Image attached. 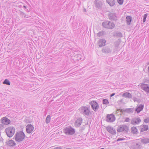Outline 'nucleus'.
<instances>
[{"label": "nucleus", "mask_w": 149, "mask_h": 149, "mask_svg": "<svg viewBox=\"0 0 149 149\" xmlns=\"http://www.w3.org/2000/svg\"><path fill=\"white\" fill-rule=\"evenodd\" d=\"M141 122V120L140 118L135 117L133 118L131 121V124L133 125L138 124Z\"/></svg>", "instance_id": "9b49d317"}, {"label": "nucleus", "mask_w": 149, "mask_h": 149, "mask_svg": "<svg viewBox=\"0 0 149 149\" xmlns=\"http://www.w3.org/2000/svg\"><path fill=\"white\" fill-rule=\"evenodd\" d=\"M95 6L98 8H100L102 6V2L99 0H95L94 1Z\"/></svg>", "instance_id": "f8f14e48"}, {"label": "nucleus", "mask_w": 149, "mask_h": 149, "mask_svg": "<svg viewBox=\"0 0 149 149\" xmlns=\"http://www.w3.org/2000/svg\"><path fill=\"white\" fill-rule=\"evenodd\" d=\"M3 84H6L7 85H10V83L8 79H5L4 81L3 82Z\"/></svg>", "instance_id": "7c9ffc66"}, {"label": "nucleus", "mask_w": 149, "mask_h": 149, "mask_svg": "<svg viewBox=\"0 0 149 149\" xmlns=\"http://www.w3.org/2000/svg\"><path fill=\"white\" fill-rule=\"evenodd\" d=\"M109 102L106 99H103V104H106L109 103Z\"/></svg>", "instance_id": "f704fd0d"}, {"label": "nucleus", "mask_w": 149, "mask_h": 149, "mask_svg": "<svg viewBox=\"0 0 149 149\" xmlns=\"http://www.w3.org/2000/svg\"><path fill=\"white\" fill-rule=\"evenodd\" d=\"M109 19L112 21H116L118 19V16L115 13H109L108 14Z\"/></svg>", "instance_id": "0eeeda50"}, {"label": "nucleus", "mask_w": 149, "mask_h": 149, "mask_svg": "<svg viewBox=\"0 0 149 149\" xmlns=\"http://www.w3.org/2000/svg\"><path fill=\"white\" fill-rule=\"evenodd\" d=\"M102 26L105 28L109 29H113L115 26V24L110 21H104L102 23Z\"/></svg>", "instance_id": "39448f33"}, {"label": "nucleus", "mask_w": 149, "mask_h": 149, "mask_svg": "<svg viewBox=\"0 0 149 149\" xmlns=\"http://www.w3.org/2000/svg\"><path fill=\"white\" fill-rule=\"evenodd\" d=\"M82 122V119L81 118H79L77 119L75 122V125L76 127H79L81 124Z\"/></svg>", "instance_id": "a211bd4d"}, {"label": "nucleus", "mask_w": 149, "mask_h": 149, "mask_svg": "<svg viewBox=\"0 0 149 149\" xmlns=\"http://www.w3.org/2000/svg\"><path fill=\"white\" fill-rule=\"evenodd\" d=\"M20 16L22 18H27L28 17H27L26 15L24 12H22L21 11H20Z\"/></svg>", "instance_id": "c85d7f7f"}, {"label": "nucleus", "mask_w": 149, "mask_h": 149, "mask_svg": "<svg viewBox=\"0 0 149 149\" xmlns=\"http://www.w3.org/2000/svg\"><path fill=\"white\" fill-rule=\"evenodd\" d=\"M141 141L143 143H149V138H144L142 139Z\"/></svg>", "instance_id": "bb28decb"}, {"label": "nucleus", "mask_w": 149, "mask_h": 149, "mask_svg": "<svg viewBox=\"0 0 149 149\" xmlns=\"http://www.w3.org/2000/svg\"><path fill=\"white\" fill-rule=\"evenodd\" d=\"M104 31H100L97 33V36L99 37L102 36L103 35H104Z\"/></svg>", "instance_id": "72a5a7b5"}, {"label": "nucleus", "mask_w": 149, "mask_h": 149, "mask_svg": "<svg viewBox=\"0 0 149 149\" xmlns=\"http://www.w3.org/2000/svg\"><path fill=\"white\" fill-rule=\"evenodd\" d=\"M1 129V127H0V129Z\"/></svg>", "instance_id": "864d4df0"}, {"label": "nucleus", "mask_w": 149, "mask_h": 149, "mask_svg": "<svg viewBox=\"0 0 149 149\" xmlns=\"http://www.w3.org/2000/svg\"><path fill=\"white\" fill-rule=\"evenodd\" d=\"M115 120V118L113 114H107L106 117V121L109 123H112Z\"/></svg>", "instance_id": "1a4fd4ad"}, {"label": "nucleus", "mask_w": 149, "mask_h": 149, "mask_svg": "<svg viewBox=\"0 0 149 149\" xmlns=\"http://www.w3.org/2000/svg\"><path fill=\"white\" fill-rule=\"evenodd\" d=\"M120 43V42L118 40H117L115 41L114 43L115 47H117L119 45Z\"/></svg>", "instance_id": "473e14b6"}, {"label": "nucleus", "mask_w": 149, "mask_h": 149, "mask_svg": "<svg viewBox=\"0 0 149 149\" xmlns=\"http://www.w3.org/2000/svg\"><path fill=\"white\" fill-rule=\"evenodd\" d=\"M129 130L128 127L125 125H120L118 127L117 129L118 132H127Z\"/></svg>", "instance_id": "423d86ee"}, {"label": "nucleus", "mask_w": 149, "mask_h": 149, "mask_svg": "<svg viewBox=\"0 0 149 149\" xmlns=\"http://www.w3.org/2000/svg\"><path fill=\"white\" fill-rule=\"evenodd\" d=\"M123 97L130 99L132 98V96L131 94L127 92H126L124 93L123 95Z\"/></svg>", "instance_id": "5701e85b"}, {"label": "nucleus", "mask_w": 149, "mask_h": 149, "mask_svg": "<svg viewBox=\"0 0 149 149\" xmlns=\"http://www.w3.org/2000/svg\"><path fill=\"white\" fill-rule=\"evenodd\" d=\"M113 36H117L119 37H122L123 36L122 33L119 31H117L115 33L113 34Z\"/></svg>", "instance_id": "cd10ccee"}, {"label": "nucleus", "mask_w": 149, "mask_h": 149, "mask_svg": "<svg viewBox=\"0 0 149 149\" xmlns=\"http://www.w3.org/2000/svg\"><path fill=\"white\" fill-rule=\"evenodd\" d=\"M23 7L24 8H26V6H23Z\"/></svg>", "instance_id": "49530a36"}, {"label": "nucleus", "mask_w": 149, "mask_h": 149, "mask_svg": "<svg viewBox=\"0 0 149 149\" xmlns=\"http://www.w3.org/2000/svg\"><path fill=\"white\" fill-rule=\"evenodd\" d=\"M1 141V139L0 138V141Z\"/></svg>", "instance_id": "3c124183"}, {"label": "nucleus", "mask_w": 149, "mask_h": 149, "mask_svg": "<svg viewBox=\"0 0 149 149\" xmlns=\"http://www.w3.org/2000/svg\"><path fill=\"white\" fill-rule=\"evenodd\" d=\"M144 122L146 123H149V117L147 118L144 120Z\"/></svg>", "instance_id": "4c0bfd02"}, {"label": "nucleus", "mask_w": 149, "mask_h": 149, "mask_svg": "<svg viewBox=\"0 0 149 149\" xmlns=\"http://www.w3.org/2000/svg\"><path fill=\"white\" fill-rule=\"evenodd\" d=\"M131 131L133 134H136L138 133V130L135 127H131Z\"/></svg>", "instance_id": "393cba45"}, {"label": "nucleus", "mask_w": 149, "mask_h": 149, "mask_svg": "<svg viewBox=\"0 0 149 149\" xmlns=\"http://www.w3.org/2000/svg\"><path fill=\"white\" fill-rule=\"evenodd\" d=\"M111 51L112 49L108 47H105L102 49V52L105 54L111 53Z\"/></svg>", "instance_id": "f3484780"}, {"label": "nucleus", "mask_w": 149, "mask_h": 149, "mask_svg": "<svg viewBox=\"0 0 149 149\" xmlns=\"http://www.w3.org/2000/svg\"><path fill=\"white\" fill-rule=\"evenodd\" d=\"M86 11V9L84 8V12H85Z\"/></svg>", "instance_id": "a18cd8bd"}, {"label": "nucleus", "mask_w": 149, "mask_h": 149, "mask_svg": "<svg viewBox=\"0 0 149 149\" xmlns=\"http://www.w3.org/2000/svg\"><path fill=\"white\" fill-rule=\"evenodd\" d=\"M63 130L64 134L68 135H73L75 133V129L71 126L66 127Z\"/></svg>", "instance_id": "7ed1b4c3"}, {"label": "nucleus", "mask_w": 149, "mask_h": 149, "mask_svg": "<svg viewBox=\"0 0 149 149\" xmlns=\"http://www.w3.org/2000/svg\"><path fill=\"white\" fill-rule=\"evenodd\" d=\"M148 76L149 77V72H148Z\"/></svg>", "instance_id": "603ef678"}, {"label": "nucleus", "mask_w": 149, "mask_h": 149, "mask_svg": "<svg viewBox=\"0 0 149 149\" xmlns=\"http://www.w3.org/2000/svg\"><path fill=\"white\" fill-rule=\"evenodd\" d=\"M79 110L80 113L86 117L89 116L91 114L89 107L82 106L79 109Z\"/></svg>", "instance_id": "f257e3e1"}, {"label": "nucleus", "mask_w": 149, "mask_h": 149, "mask_svg": "<svg viewBox=\"0 0 149 149\" xmlns=\"http://www.w3.org/2000/svg\"><path fill=\"white\" fill-rule=\"evenodd\" d=\"M100 149H104V148H100Z\"/></svg>", "instance_id": "8fccbe9b"}, {"label": "nucleus", "mask_w": 149, "mask_h": 149, "mask_svg": "<svg viewBox=\"0 0 149 149\" xmlns=\"http://www.w3.org/2000/svg\"><path fill=\"white\" fill-rule=\"evenodd\" d=\"M132 100L135 102H139V100L135 97H133L132 98Z\"/></svg>", "instance_id": "c9c22d12"}, {"label": "nucleus", "mask_w": 149, "mask_h": 149, "mask_svg": "<svg viewBox=\"0 0 149 149\" xmlns=\"http://www.w3.org/2000/svg\"><path fill=\"white\" fill-rule=\"evenodd\" d=\"M51 119V117L49 115H48L47 116L45 120V122L46 123H49Z\"/></svg>", "instance_id": "c756f323"}, {"label": "nucleus", "mask_w": 149, "mask_h": 149, "mask_svg": "<svg viewBox=\"0 0 149 149\" xmlns=\"http://www.w3.org/2000/svg\"><path fill=\"white\" fill-rule=\"evenodd\" d=\"M148 72H149V66L148 67Z\"/></svg>", "instance_id": "de8ad7c7"}, {"label": "nucleus", "mask_w": 149, "mask_h": 149, "mask_svg": "<svg viewBox=\"0 0 149 149\" xmlns=\"http://www.w3.org/2000/svg\"><path fill=\"white\" fill-rule=\"evenodd\" d=\"M130 119L128 118H126L125 120V122H130Z\"/></svg>", "instance_id": "ea45409f"}, {"label": "nucleus", "mask_w": 149, "mask_h": 149, "mask_svg": "<svg viewBox=\"0 0 149 149\" xmlns=\"http://www.w3.org/2000/svg\"><path fill=\"white\" fill-rule=\"evenodd\" d=\"M125 139V138H118L117 139V141H123V140H124Z\"/></svg>", "instance_id": "58836bf2"}, {"label": "nucleus", "mask_w": 149, "mask_h": 149, "mask_svg": "<svg viewBox=\"0 0 149 149\" xmlns=\"http://www.w3.org/2000/svg\"><path fill=\"white\" fill-rule=\"evenodd\" d=\"M107 130L109 133L113 134H115L116 133L115 129L110 126L107 127Z\"/></svg>", "instance_id": "2eb2a0df"}, {"label": "nucleus", "mask_w": 149, "mask_h": 149, "mask_svg": "<svg viewBox=\"0 0 149 149\" xmlns=\"http://www.w3.org/2000/svg\"><path fill=\"white\" fill-rule=\"evenodd\" d=\"M34 129V127L31 124H29L26 127V130L27 133H31Z\"/></svg>", "instance_id": "4468645a"}, {"label": "nucleus", "mask_w": 149, "mask_h": 149, "mask_svg": "<svg viewBox=\"0 0 149 149\" xmlns=\"http://www.w3.org/2000/svg\"><path fill=\"white\" fill-rule=\"evenodd\" d=\"M141 132L146 131L148 129V126L147 125H142L141 126Z\"/></svg>", "instance_id": "412c9836"}, {"label": "nucleus", "mask_w": 149, "mask_h": 149, "mask_svg": "<svg viewBox=\"0 0 149 149\" xmlns=\"http://www.w3.org/2000/svg\"><path fill=\"white\" fill-rule=\"evenodd\" d=\"M148 15V14L147 13L143 15V18L146 19Z\"/></svg>", "instance_id": "a19ab883"}, {"label": "nucleus", "mask_w": 149, "mask_h": 149, "mask_svg": "<svg viewBox=\"0 0 149 149\" xmlns=\"http://www.w3.org/2000/svg\"><path fill=\"white\" fill-rule=\"evenodd\" d=\"M120 112H125L128 113H132L133 111V108H128L125 109H119Z\"/></svg>", "instance_id": "aec40b11"}, {"label": "nucleus", "mask_w": 149, "mask_h": 149, "mask_svg": "<svg viewBox=\"0 0 149 149\" xmlns=\"http://www.w3.org/2000/svg\"><path fill=\"white\" fill-rule=\"evenodd\" d=\"M118 3L120 5H122L123 3V0H117Z\"/></svg>", "instance_id": "e433bc0d"}, {"label": "nucleus", "mask_w": 149, "mask_h": 149, "mask_svg": "<svg viewBox=\"0 0 149 149\" xmlns=\"http://www.w3.org/2000/svg\"><path fill=\"white\" fill-rule=\"evenodd\" d=\"M90 104L93 110L95 111H97L99 108L98 104L95 101H92L90 102Z\"/></svg>", "instance_id": "6e6552de"}, {"label": "nucleus", "mask_w": 149, "mask_h": 149, "mask_svg": "<svg viewBox=\"0 0 149 149\" xmlns=\"http://www.w3.org/2000/svg\"><path fill=\"white\" fill-rule=\"evenodd\" d=\"M106 40L104 39L99 40L98 41V45L100 47L104 46L105 45Z\"/></svg>", "instance_id": "6ab92c4d"}, {"label": "nucleus", "mask_w": 149, "mask_h": 149, "mask_svg": "<svg viewBox=\"0 0 149 149\" xmlns=\"http://www.w3.org/2000/svg\"><path fill=\"white\" fill-rule=\"evenodd\" d=\"M149 65V62H148L147 63V65Z\"/></svg>", "instance_id": "09e8293b"}, {"label": "nucleus", "mask_w": 149, "mask_h": 149, "mask_svg": "<svg viewBox=\"0 0 149 149\" xmlns=\"http://www.w3.org/2000/svg\"><path fill=\"white\" fill-rule=\"evenodd\" d=\"M25 136V135L23 132H18L16 133L15 136V140L17 141L20 142L24 140Z\"/></svg>", "instance_id": "f03ea898"}, {"label": "nucleus", "mask_w": 149, "mask_h": 149, "mask_svg": "<svg viewBox=\"0 0 149 149\" xmlns=\"http://www.w3.org/2000/svg\"><path fill=\"white\" fill-rule=\"evenodd\" d=\"M77 60H79L82 59V56L80 54H78L76 55Z\"/></svg>", "instance_id": "2f4dec72"}, {"label": "nucleus", "mask_w": 149, "mask_h": 149, "mask_svg": "<svg viewBox=\"0 0 149 149\" xmlns=\"http://www.w3.org/2000/svg\"><path fill=\"white\" fill-rule=\"evenodd\" d=\"M5 132L8 136L11 137L15 132V129L13 127H9L6 129Z\"/></svg>", "instance_id": "20e7f679"}, {"label": "nucleus", "mask_w": 149, "mask_h": 149, "mask_svg": "<svg viewBox=\"0 0 149 149\" xmlns=\"http://www.w3.org/2000/svg\"><path fill=\"white\" fill-rule=\"evenodd\" d=\"M127 23L128 25H130V24L131 22L132 21V17L130 16H127L126 17Z\"/></svg>", "instance_id": "a878e982"}, {"label": "nucleus", "mask_w": 149, "mask_h": 149, "mask_svg": "<svg viewBox=\"0 0 149 149\" xmlns=\"http://www.w3.org/2000/svg\"><path fill=\"white\" fill-rule=\"evenodd\" d=\"M141 88L145 91L147 94L149 93V86L147 84H143L141 85Z\"/></svg>", "instance_id": "9d476101"}, {"label": "nucleus", "mask_w": 149, "mask_h": 149, "mask_svg": "<svg viewBox=\"0 0 149 149\" xmlns=\"http://www.w3.org/2000/svg\"><path fill=\"white\" fill-rule=\"evenodd\" d=\"M146 19H144V18H143V22H145L146 21Z\"/></svg>", "instance_id": "c03bdc74"}, {"label": "nucleus", "mask_w": 149, "mask_h": 149, "mask_svg": "<svg viewBox=\"0 0 149 149\" xmlns=\"http://www.w3.org/2000/svg\"><path fill=\"white\" fill-rule=\"evenodd\" d=\"M10 120L8 119L6 117H4L2 120V124L1 125V126H3V125H7L10 124Z\"/></svg>", "instance_id": "ddd939ff"}, {"label": "nucleus", "mask_w": 149, "mask_h": 149, "mask_svg": "<svg viewBox=\"0 0 149 149\" xmlns=\"http://www.w3.org/2000/svg\"><path fill=\"white\" fill-rule=\"evenodd\" d=\"M108 3L111 6H113L115 3V0H107Z\"/></svg>", "instance_id": "b1692460"}, {"label": "nucleus", "mask_w": 149, "mask_h": 149, "mask_svg": "<svg viewBox=\"0 0 149 149\" xmlns=\"http://www.w3.org/2000/svg\"><path fill=\"white\" fill-rule=\"evenodd\" d=\"M7 144L10 147H13L15 145L16 143L13 140H11L7 142Z\"/></svg>", "instance_id": "4be33fe9"}, {"label": "nucleus", "mask_w": 149, "mask_h": 149, "mask_svg": "<svg viewBox=\"0 0 149 149\" xmlns=\"http://www.w3.org/2000/svg\"><path fill=\"white\" fill-rule=\"evenodd\" d=\"M115 93H113L110 95V97H111L112 96H113L114 95H115Z\"/></svg>", "instance_id": "37998d69"}, {"label": "nucleus", "mask_w": 149, "mask_h": 149, "mask_svg": "<svg viewBox=\"0 0 149 149\" xmlns=\"http://www.w3.org/2000/svg\"><path fill=\"white\" fill-rule=\"evenodd\" d=\"M53 149H62V148L60 147H57L54 148Z\"/></svg>", "instance_id": "79ce46f5"}, {"label": "nucleus", "mask_w": 149, "mask_h": 149, "mask_svg": "<svg viewBox=\"0 0 149 149\" xmlns=\"http://www.w3.org/2000/svg\"><path fill=\"white\" fill-rule=\"evenodd\" d=\"M143 107L144 105L140 104L139 106L136 107V108L135 109V111L137 113H138L143 110Z\"/></svg>", "instance_id": "dca6fc26"}]
</instances>
